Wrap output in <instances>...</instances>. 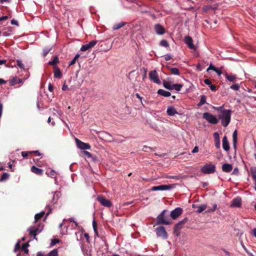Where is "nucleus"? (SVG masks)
<instances>
[{"instance_id":"22","label":"nucleus","mask_w":256,"mask_h":256,"mask_svg":"<svg viewBox=\"0 0 256 256\" xmlns=\"http://www.w3.org/2000/svg\"><path fill=\"white\" fill-rule=\"evenodd\" d=\"M174 84L172 82H167L166 80H163V86L166 88L172 90V88Z\"/></svg>"},{"instance_id":"3","label":"nucleus","mask_w":256,"mask_h":256,"mask_svg":"<svg viewBox=\"0 0 256 256\" xmlns=\"http://www.w3.org/2000/svg\"><path fill=\"white\" fill-rule=\"evenodd\" d=\"M216 171V166L212 164H206L201 168V172L204 174H212Z\"/></svg>"},{"instance_id":"4","label":"nucleus","mask_w":256,"mask_h":256,"mask_svg":"<svg viewBox=\"0 0 256 256\" xmlns=\"http://www.w3.org/2000/svg\"><path fill=\"white\" fill-rule=\"evenodd\" d=\"M203 118L211 124H216L218 122V119L214 116L208 112L204 113Z\"/></svg>"},{"instance_id":"35","label":"nucleus","mask_w":256,"mask_h":256,"mask_svg":"<svg viewBox=\"0 0 256 256\" xmlns=\"http://www.w3.org/2000/svg\"><path fill=\"white\" fill-rule=\"evenodd\" d=\"M58 62V59L57 56H56L52 61L48 62L50 65L54 66Z\"/></svg>"},{"instance_id":"30","label":"nucleus","mask_w":256,"mask_h":256,"mask_svg":"<svg viewBox=\"0 0 256 256\" xmlns=\"http://www.w3.org/2000/svg\"><path fill=\"white\" fill-rule=\"evenodd\" d=\"M104 140H106V141H109V142H110L112 140V136H111L106 132H104Z\"/></svg>"},{"instance_id":"23","label":"nucleus","mask_w":256,"mask_h":256,"mask_svg":"<svg viewBox=\"0 0 256 256\" xmlns=\"http://www.w3.org/2000/svg\"><path fill=\"white\" fill-rule=\"evenodd\" d=\"M31 170L34 173L38 174V175H42L43 174V170L42 169L38 168L35 166H32L31 168Z\"/></svg>"},{"instance_id":"55","label":"nucleus","mask_w":256,"mask_h":256,"mask_svg":"<svg viewBox=\"0 0 256 256\" xmlns=\"http://www.w3.org/2000/svg\"><path fill=\"white\" fill-rule=\"evenodd\" d=\"M238 169L237 168H236L233 172H232V174H235V175H238Z\"/></svg>"},{"instance_id":"16","label":"nucleus","mask_w":256,"mask_h":256,"mask_svg":"<svg viewBox=\"0 0 256 256\" xmlns=\"http://www.w3.org/2000/svg\"><path fill=\"white\" fill-rule=\"evenodd\" d=\"M166 113L169 116H174L176 114H178L176 109L172 106L168 107Z\"/></svg>"},{"instance_id":"27","label":"nucleus","mask_w":256,"mask_h":256,"mask_svg":"<svg viewBox=\"0 0 256 256\" xmlns=\"http://www.w3.org/2000/svg\"><path fill=\"white\" fill-rule=\"evenodd\" d=\"M250 170L253 179L256 182V167H251Z\"/></svg>"},{"instance_id":"56","label":"nucleus","mask_w":256,"mask_h":256,"mask_svg":"<svg viewBox=\"0 0 256 256\" xmlns=\"http://www.w3.org/2000/svg\"><path fill=\"white\" fill-rule=\"evenodd\" d=\"M172 58V56L170 54H166L164 56V59L166 61H168Z\"/></svg>"},{"instance_id":"31","label":"nucleus","mask_w":256,"mask_h":256,"mask_svg":"<svg viewBox=\"0 0 256 256\" xmlns=\"http://www.w3.org/2000/svg\"><path fill=\"white\" fill-rule=\"evenodd\" d=\"M24 82L23 79L18 78H14L12 79V82L14 84H20L21 82Z\"/></svg>"},{"instance_id":"51","label":"nucleus","mask_w":256,"mask_h":256,"mask_svg":"<svg viewBox=\"0 0 256 256\" xmlns=\"http://www.w3.org/2000/svg\"><path fill=\"white\" fill-rule=\"evenodd\" d=\"M214 71L217 73L218 76H220L222 74L221 70L218 69V68H215Z\"/></svg>"},{"instance_id":"28","label":"nucleus","mask_w":256,"mask_h":256,"mask_svg":"<svg viewBox=\"0 0 256 256\" xmlns=\"http://www.w3.org/2000/svg\"><path fill=\"white\" fill-rule=\"evenodd\" d=\"M206 204H201L200 206H198L196 212L198 213H200L202 211L204 210L206 208Z\"/></svg>"},{"instance_id":"62","label":"nucleus","mask_w":256,"mask_h":256,"mask_svg":"<svg viewBox=\"0 0 256 256\" xmlns=\"http://www.w3.org/2000/svg\"><path fill=\"white\" fill-rule=\"evenodd\" d=\"M215 68H216L215 66H213L212 64H210V65L209 66V67L207 68V70H207L208 72V70H214Z\"/></svg>"},{"instance_id":"60","label":"nucleus","mask_w":256,"mask_h":256,"mask_svg":"<svg viewBox=\"0 0 256 256\" xmlns=\"http://www.w3.org/2000/svg\"><path fill=\"white\" fill-rule=\"evenodd\" d=\"M3 110V106L2 104L0 102V118L2 116Z\"/></svg>"},{"instance_id":"42","label":"nucleus","mask_w":256,"mask_h":256,"mask_svg":"<svg viewBox=\"0 0 256 256\" xmlns=\"http://www.w3.org/2000/svg\"><path fill=\"white\" fill-rule=\"evenodd\" d=\"M48 256H58V252L56 250L50 251Z\"/></svg>"},{"instance_id":"59","label":"nucleus","mask_w":256,"mask_h":256,"mask_svg":"<svg viewBox=\"0 0 256 256\" xmlns=\"http://www.w3.org/2000/svg\"><path fill=\"white\" fill-rule=\"evenodd\" d=\"M11 24H13V25H16V26H18V21H16V20H15L14 19H13L11 20Z\"/></svg>"},{"instance_id":"19","label":"nucleus","mask_w":256,"mask_h":256,"mask_svg":"<svg viewBox=\"0 0 256 256\" xmlns=\"http://www.w3.org/2000/svg\"><path fill=\"white\" fill-rule=\"evenodd\" d=\"M54 77L55 78H60L62 76V72L60 68L58 66H54Z\"/></svg>"},{"instance_id":"44","label":"nucleus","mask_w":256,"mask_h":256,"mask_svg":"<svg viewBox=\"0 0 256 256\" xmlns=\"http://www.w3.org/2000/svg\"><path fill=\"white\" fill-rule=\"evenodd\" d=\"M51 49L52 48H44L43 50V56H46L49 52L51 50Z\"/></svg>"},{"instance_id":"34","label":"nucleus","mask_w":256,"mask_h":256,"mask_svg":"<svg viewBox=\"0 0 256 256\" xmlns=\"http://www.w3.org/2000/svg\"><path fill=\"white\" fill-rule=\"evenodd\" d=\"M226 79L230 82H234L236 78V76L233 74H226Z\"/></svg>"},{"instance_id":"64","label":"nucleus","mask_w":256,"mask_h":256,"mask_svg":"<svg viewBox=\"0 0 256 256\" xmlns=\"http://www.w3.org/2000/svg\"><path fill=\"white\" fill-rule=\"evenodd\" d=\"M68 89V86L64 84L62 86V90L64 91H65V90H67Z\"/></svg>"},{"instance_id":"21","label":"nucleus","mask_w":256,"mask_h":256,"mask_svg":"<svg viewBox=\"0 0 256 256\" xmlns=\"http://www.w3.org/2000/svg\"><path fill=\"white\" fill-rule=\"evenodd\" d=\"M46 174L48 176H50L52 178H54L55 179V182L56 183L57 182V180H56V172L53 170H50V172H48V170H47L46 172Z\"/></svg>"},{"instance_id":"10","label":"nucleus","mask_w":256,"mask_h":256,"mask_svg":"<svg viewBox=\"0 0 256 256\" xmlns=\"http://www.w3.org/2000/svg\"><path fill=\"white\" fill-rule=\"evenodd\" d=\"M156 233L158 236L163 238H167L168 235L164 228L162 226L158 227L156 229Z\"/></svg>"},{"instance_id":"13","label":"nucleus","mask_w":256,"mask_h":256,"mask_svg":"<svg viewBox=\"0 0 256 256\" xmlns=\"http://www.w3.org/2000/svg\"><path fill=\"white\" fill-rule=\"evenodd\" d=\"M182 210L180 208H176L171 212L170 216L172 219L177 218L182 213Z\"/></svg>"},{"instance_id":"33","label":"nucleus","mask_w":256,"mask_h":256,"mask_svg":"<svg viewBox=\"0 0 256 256\" xmlns=\"http://www.w3.org/2000/svg\"><path fill=\"white\" fill-rule=\"evenodd\" d=\"M182 84H174L172 90H174L178 92L182 88Z\"/></svg>"},{"instance_id":"52","label":"nucleus","mask_w":256,"mask_h":256,"mask_svg":"<svg viewBox=\"0 0 256 256\" xmlns=\"http://www.w3.org/2000/svg\"><path fill=\"white\" fill-rule=\"evenodd\" d=\"M220 140H217L215 141V146L217 148H220Z\"/></svg>"},{"instance_id":"9","label":"nucleus","mask_w":256,"mask_h":256,"mask_svg":"<svg viewBox=\"0 0 256 256\" xmlns=\"http://www.w3.org/2000/svg\"><path fill=\"white\" fill-rule=\"evenodd\" d=\"M97 200L100 203L102 206L110 208L112 205L110 200H106L102 196H98L97 197Z\"/></svg>"},{"instance_id":"38","label":"nucleus","mask_w":256,"mask_h":256,"mask_svg":"<svg viewBox=\"0 0 256 256\" xmlns=\"http://www.w3.org/2000/svg\"><path fill=\"white\" fill-rule=\"evenodd\" d=\"M218 206L216 204H212V207L211 208L208 209L206 211V212H214L217 208Z\"/></svg>"},{"instance_id":"53","label":"nucleus","mask_w":256,"mask_h":256,"mask_svg":"<svg viewBox=\"0 0 256 256\" xmlns=\"http://www.w3.org/2000/svg\"><path fill=\"white\" fill-rule=\"evenodd\" d=\"M198 150H199V148L198 146H196L194 148L193 150H192V152L193 153V154H194V153H196V152H198Z\"/></svg>"},{"instance_id":"24","label":"nucleus","mask_w":256,"mask_h":256,"mask_svg":"<svg viewBox=\"0 0 256 256\" xmlns=\"http://www.w3.org/2000/svg\"><path fill=\"white\" fill-rule=\"evenodd\" d=\"M158 94L165 97H168L171 95L170 92L162 89L158 90Z\"/></svg>"},{"instance_id":"14","label":"nucleus","mask_w":256,"mask_h":256,"mask_svg":"<svg viewBox=\"0 0 256 256\" xmlns=\"http://www.w3.org/2000/svg\"><path fill=\"white\" fill-rule=\"evenodd\" d=\"M184 42L190 49H196V47L193 44V40L192 38L190 36H185L184 38Z\"/></svg>"},{"instance_id":"15","label":"nucleus","mask_w":256,"mask_h":256,"mask_svg":"<svg viewBox=\"0 0 256 256\" xmlns=\"http://www.w3.org/2000/svg\"><path fill=\"white\" fill-rule=\"evenodd\" d=\"M28 230L30 232V234L34 236V238L37 240V238H36V236L38 234L40 233L41 232V230H39L38 228H35L34 226H30V228H29Z\"/></svg>"},{"instance_id":"39","label":"nucleus","mask_w":256,"mask_h":256,"mask_svg":"<svg viewBox=\"0 0 256 256\" xmlns=\"http://www.w3.org/2000/svg\"><path fill=\"white\" fill-rule=\"evenodd\" d=\"M29 246V244L28 242L24 244L22 246V249L24 250L25 254H28V250L27 248Z\"/></svg>"},{"instance_id":"37","label":"nucleus","mask_w":256,"mask_h":256,"mask_svg":"<svg viewBox=\"0 0 256 256\" xmlns=\"http://www.w3.org/2000/svg\"><path fill=\"white\" fill-rule=\"evenodd\" d=\"M8 177H9V174L8 173H6V172H4L2 174V176L1 178H0V180L1 182L4 181V180H8Z\"/></svg>"},{"instance_id":"12","label":"nucleus","mask_w":256,"mask_h":256,"mask_svg":"<svg viewBox=\"0 0 256 256\" xmlns=\"http://www.w3.org/2000/svg\"><path fill=\"white\" fill-rule=\"evenodd\" d=\"M97 44V41L96 40H93L89 42L88 44H84L80 48V50L82 52H84L87 50H88L92 48H93L96 44Z\"/></svg>"},{"instance_id":"45","label":"nucleus","mask_w":256,"mask_h":256,"mask_svg":"<svg viewBox=\"0 0 256 256\" xmlns=\"http://www.w3.org/2000/svg\"><path fill=\"white\" fill-rule=\"evenodd\" d=\"M17 65L22 69H24V64L22 63V62L20 60H16Z\"/></svg>"},{"instance_id":"1","label":"nucleus","mask_w":256,"mask_h":256,"mask_svg":"<svg viewBox=\"0 0 256 256\" xmlns=\"http://www.w3.org/2000/svg\"><path fill=\"white\" fill-rule=\"evenodd\" d=\"M231 113L230 110L223 109L218 114V118L220 120L221 124L223 126L226 127L230 123Z\"/></svg>"},{"instance_id":"50","label":"nucleus","mask_w":256,"mask_h":256,"mask_svg":"<svg viewBox=\"0 0 256 256\" xmlns=\"http://www.w3.org/2000/svg\"><path fill=\"white\" fill-rule=\"evenodd\" d=\"M82 152H83L84 154L88 158H90L92 156L91 154L88 151L85 150V151H84Z\"/></svg>"},{"instance_id":"46","label":"nucleus","mask_w":256,"mask_h":256,"mask_svg":"<svg viewBox=\"0 0 256 256\" xmlns=\"http://www.w3.org/2000/svg\"><path fill=\"white\" fill-rule=\"evenodd\" d=\"M182 222H180L179 223H178L175 226L174 228V232H176V231L177 230H179L180 229H181V226H180V225L182 224Z\"/></svg>"},{"instance_id":"7","label":"nucleus","mask_w":256,"mask_h":256,"mask_svg":"<svg viewBox=\"0 0 256 256\" xmlns=\"http://www.w3.org/2000/svg\"><path fill=\"white\" fill-rule=\"evenodd\" d=\"M149 77L150 80L154 83L158 84H161V82L158 78L156 70H154L150 71L149 73Z\"/></svg>"},{"instance_id":"18","label":"nucleus","mask_w":256,"mask_h":256,"mask_svg":"<svg viewBox=\"0 0 256 256\" xmlns=\"http://www.w3.org/2000/svg\"><path fill=\"white\" fill-rule=\"evenodd\" d=\"M242 204V199L240 197H237L236 198L233 200L232 206L234 207H238L239 208L241 206Z\"/></svg>"},{"instance_id":"20","label":"nucleus","mask_w":256,"mask_h":256,"mask_svg":"<svg viewBox=\"0 0 256 256\" xmlns=\"http://www.w3.org/2000/svg\"><path fill=\"white\" fill-rule=\"evenodd\" d=\"M232 170V164H224L222 166V170L226 172H230Z\"/></svg>"},{"instance_id":"43","label":"nucleus","mask_w":256,"mask_h":256,"mask_svg":"<svg viewBox=\"0 0 256 256\" xmlns=\"http://www.w3.org/2000/svg\"><path fill=\"white\" fill-rule=\"evenodd\" d=\"M230 88L234 90H238L240 88V86L238 84H236L231 86Z\"/></svg>"},{"instance_id":"29","label":"nucleus","mask_w":256,"mask_h":256,"mask_svg":"<svg viewBox=\"0 0 256 256\" xmlns=\"http://www.w3.org/2000/svg\"><path fill=\"white\" fill-rule=\"evenodd\" d=\"M44 212H41L40 213L37 214L34 216V222H37L39 220H40L44 216Z\"/></svg>"},{"instance_id":"32","label":"nucleus","mask_w":256,"mask_h":256,"mask_svg":"<svg viewBox=\"0 0 256 256\" xmlns=\"http://www.w3.org/2000/svg\"><path fill=\"white\" fill-rule=\"evenodd\" d=\"M232 140L234 146H236L237 142V131L235 130L232 134Z\"/></svg>"},{"instance_id":"57","label":"nucleus","mask_w":256,"mask_h":256,"mask_svg":"<svg viewBox=\"0 0 256 256\" xmlns=\"http://www.w3.org/2000/svg\"><path fill=\"white\" fill-rule=\"evenodd\" d=\"M68 220H69L70 222H72L75 224V225L76 226H78V224L74 220V218H70Z\"/></svg>"},{"instance_id":"25","label":"nucleus","mask_w":256,"mask_h":256,"mask_svg":"<svg viewBox=\"0 0 256 256\" xmlns=\"http://www.w3.org/2000/svg\"><path fill=\"white\" fill-rule=\"evenodd\" d=\"M126 24V23L124 22H120L118 24H116L114 25L112 27V29L114 30H118L123 26H124Z\"/></svg>"},{"instance_id":"47","label":"nucleus","mask_w":256,"mask_h":256,"mask_svg":"<svg viewBox=\"0 0 256 256\" xmlns=\"http://www.w3.org/2000/svg\"><path fill=\"white\" fill-rule=\"evenodd\" d=\"M214 140L215 141L216 140H220V136H219V134L218 132H215L214 134Z\"/></svg>"},{"instance_id":"63","label":"nucleus","mask_w":256,"mask_h":256,"mask_svg":"<svg viewBox=\"0 0 256 256\" xmlns=\"http://www.w3.org/2000/svg\"><path fill=\"white\" fill-rule=\"evenodd\" d=\"M210 89L212 91H214L216 90V86L214 85L211 84L210 85Z\"/></svg>"},{"instance_id":"5","label":"nucleus","mask_w":256,"mask_h":256,"mask_svg":"<svg viewBox=\"0 0 256 256\" xmlns=\"http://www.w3.org/2000/svg\"><path fill=\"white\" fill-rule=\"evenodd\" d=\"M176 186V184H163L158 186H154L151 188L152 190V191H158V190H170L172 188H174Z\"/></svg>"},{"instance_id":"41","label":"nucleus","mask_w":256,"mask_h":256,"mask_svg":"<svg viewBox=\"0 0 256 256\" xmlns=\"http://www.w3.org/2000/svg\"><path fill=\"white\" fill-rule=\"evenodd\" d=\"M80 57V55L78 54H76L75 56L74 57V58L70 61V62L69 64V66H72V65H73L76 62V60Z\"/></svg>"},{"instance_id":"40","label":"nucleus","mask_w":256,"mask_h":256,"mask_svg":"<svg viewBox=\"0 0 256 256\" xmlns=\"http://www.w3.org/2000/svg\"><path fill=\"white\" fill-rule=\"evenodd\" d=\"M160 46H162L166 47V48L168 47L169 46V44H168V42L166 40H161L160 42Z\"/></svg>"},{"instance_id":"8","label":"nucleus","mask_w":256,"mask_h":256,"mask_svg":"<svg viewBox=\"0 0 256 256\" xmlns=\"http://www.w3.org/2000/svg\"><path fill=\"white\" fill-rule=\"evenodd\" d=\"M76 146L80 150H85L90 148V146L88 144L84 143L77 138H75Z\"/></svg>"},{"instance_id":"49","label":"nucleus","mask_w":256,"mask_h":256,"mask_svg":"<svg viewBox=\"0 0 256 256\" xmlns=\"http://www.w3.org/2000/svg\"><path fill=\"white\" fill-rule=\"evenodd\" d=\"M32 152H22V155L24 158H26L29 153H32Z\"/></svg>"},{"instance_id":"61","label":"nucleus","mask_w":256,"mask_h":256,"mask_svg":"<svg viewBox=\"0 0 256 256\" xmlns=\"http://www.w3.org/2000/svg\"><path fill=\"white\" fill-rule=\"evenodd\" d=\"M46 208H48L49 210V211L46 213V216H48L50 213L52 209L49 204L46 206Z\"/></svg>"},{"instance_id":"11","label":"nucleus","mask_w":256,"mask_h":256,"mask_svg":"<svg viewBox=\"0 0 256 256\" xmlns=\"http://www.w3.org/2000/svg\"><path fill=\"white\" fill-rule=\"evenodd\" d=\"M154 30L158 35H162L166 33V30L160 24H157L154 26Z\"/></svg>"},{"instance_id":"26","label":"nucleus","mask_w":256,"mask_h":256,"mask_svg":"<svg viewBox=\"0 0 256 256\" xmlns=\"http://www.w3.org/2000/svg\"><path fill=\"white\" fill-rule=\"evenodd\" d=\"M206 102V96L202 95L200 96V102L198 104V106H200Z\"/></svg>"},{"instance_id":"6","label":"nucleus","mask_w":256,"mask_h":256,"mask_svg":"<svg viewBox=\"0 0 256 256\" xmlns=\"http://www.w3.org/2000/svg\"><path fill=\"white\" fill-rule=\"evenodd\" d=\"M60 196V193L59 192H52L51 194H50L48 196V198L52 200L49 202V204H56Z\"/></svg>"},{"instance_id":"17","label":"nucleus","mask_w":256,"mask_h":256,"mask_svg":"<svg viewBox=\"0 0 256 256\" xmlns=\"http://www.w3.org/2000/svg\"><path fill=\"white\" fill-rule=\"evenodd\" d=\"M222 148L226 151H228L230 150V144L226 136H224L222 140Z\"/></svg>"},{"instance_id":"2","label":"nucleus","mask_w":256,"mask_h":256,"mask_svg":"<svg viewBox=\"0 0 256 256\" xmlns=\"http://www.w3.org/2000/svg\"><path fill=\"white\" fill-rule=\"evenodd\" d=\"M166 210H164L157 217L156 224H158L168 225L170 224L168 217H164V214Z\"/></svg>"},{"instance_id":"54","label":"nucleus","mask_w":256,"mask_h":256,"mask_svg":"<svg viewBox=\"0 0 256 256\" xmlns=\"http://www.w3.org/2000/svg\"><path fill=\"white\" fill-rule=\"evenodd\" d=\"M204 82L207 85H210L212 84L210 80L208 78H206L204 80Z\"/></svg>"},{"instance_id":"36","label":"nucleus","mask_w":256,"mask_h":256,"mask_svg":"<svg viewBox=\"0 0 256 256\" xmlns=\"http://www.w3.org/2000/svg\"><path fill=\"white\" fill-rule=\"evenodd\" d=\"M170 72L172 74L174 75H179L180 74V70L178 68H170Z\"/></svg>"},{"instance_id":"58","label":"nucleus","mask_w":256,"mask_h":256,"mask_svg":"<svg viewBox=\"0 0 256 256\" xmlns=\"http://www.w3.org/2000/svg\"><path fill=\"white\" fill-rule=\"evenodd\" d=\"M53 89L54 86L52 84H49L48 86V90H49V91L52 92L53 90Z\"/></svg>"},{"instance_id":"48","label":"nucleus","mask_w":256,"mask_h":256,"mask_svg":"<svg viewBox=\"0 0 256 256\" xmlns=\"http://www.w3.org/2000/svg\"><path fill=\"white\" fill-rule=\"evenodd\" d=\"M92 226L94 230V232L97 234V229H96V222L95 220H93L92 222Z\"/></svg>"}]
</instances>
